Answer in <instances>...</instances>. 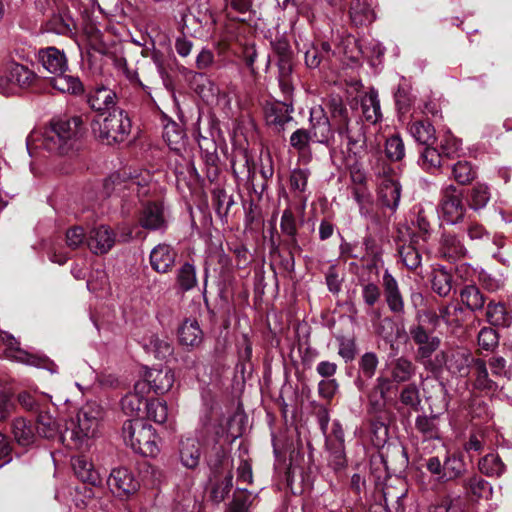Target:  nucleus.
Instances as JSON below:
<instances>
[{
	"mask_svg": "<svg viewBox=\"0 0 512 512\" xmlns=\"http://www.w3.org/2000/svg\"><path fill=\"white\" fill-rule=\"evenodd\" d=\"M101 418L102 410L99 405L86 404L79 410L75 418L66 422L65 430L59 436V441L70 449L88 450L98 434Z\"/></svg>",
	"mask_w": 512,
	"mask_h": 512,
	"instance_id": "2",
	"label": "nucleus"
},
{
	"mask_svg": "<svg viewBox=\"0 0 512 512\" xmlns=\"http://www.w3.org/2000/svg\"><path fill=\"white\" fill-rule=\"evenodd\" d=\"M481 473L488 477H500L506 470L505 464L498 454L490 453L479 460Z\"/></svg>",
	"mask_w": 512,
	"mask_h": 512,
	"instance_id": "37",
	"label": "nucleus"
},
{
	"mask_svg": "<svg viewBox=\"0 0 512 512\" xmlns=\"http://www.w3.org/2000/svg\"><path fill=\"white\" fill-rule=\"evenodd\" d=\"M313 143L328 146L334 139V130L330 120L322 106H314L310 109L309 129H307Z\"/></svg>",
	"mask_w": 512,
	"mask_h": 512,
	"instance_id": "11",
	"label": "nucleus"
},
{
	"mask_svg": "<svg viewBox=\"0 0 512 512\" xmlns=\"http://www.w3.org/2000/svg\"><path fill=\"white\" fill-rule=\"evenodd\" d=\"M149 393L146 382H136L132 392L126 394L121 400L122 410L129 416H139L142 407H145L147 400L145 396Z\"/></svg>",
	"mask_w": 512,
	"mask_h": 512,
	"instance_id": "16",
	"label": "nucleus"
},
{
	"mask_svg": "<svg viewBox=\"0 0 512 512\" xmlns=\"http://www.w3.org/2000/svg\"><path fill=\"white\" fill-rule=\"evenodd\" d=\"M349 14L355 26H367L375 20V12L368 0H353Z\"/></svg>",
	"mask_w": 512,
	"mask_h": 512,
	"instance_id": "27",
	"label": "nucleus"
},
{
	"mask_svg": "<svg viewBox=\"0 0 512 512\" xmlns=\"http://www.w3.org/2000/svg\"><path fill=\"white\" fill-rule=\"evenodd\" d=\"M441 211L444 219L450 224H455L464 217L462 193L452 184L442 190Z\"/></svg>",
	"mask_w": 512,
	"mask_h": 512,
	"instance_id": "13",
	"label": "nucleus"
},
{
	"mask_svg": "<svg viewBox=\"0 0 512 512\" xmlns=\"http://www.w3.org/2000/svg\"><path fill=\"white\" fill-rule=\"evenodd\" d=\"M462 150V141L447 132L440 142V152L447 158L458 156Z\"/></svg>",
	"mask_w": 512,
	"mask_h": 512,
	"instance_id": "56",
	"label": "nucleus"
},
{
	"mask_svg": "<svg viewBox=\"0 0 512 512\" xmlns=\"http://www.w3.org/2000/svg\"><path fill=\"white\" fill-rule=\"evenodd\" d=\"M452 175L458 184L467 185L476 178L477 173L470 162L461 160L452 166Z\"/></svg>",
	"mask_w": 512,
	"mask_h": 512,
	"instance_id": "47",
	"label": "nucleus"
},
{
	"mask_svg": "<svg viewBox=\"0 0 512 512\" xmlns=\"http://www.w3.org/2000/svg\"><path fill=\"white\" fill-rule=\"evenodd\" d=\"M485 316L487 322L492 326L508 327L512 321V317L501 302L490 301L487 305Z\"/></svg>",
	"mask_w": 512,
	"mask_h": 512,
	"instance_id": "32",
	"label": "nucleus"
},
{
	"mask_svg": "<svg viewBox=\"0 0 512 512\" xmlns=\"http://www.w3.org/2000/svg\"><path fill=\"white\" fill-rule=\"evenodd\" d=\"M140 225L149 230H160L166 227V218L163 206L159 203H148L144 206L140 218Z\"/></svg>",
	"mask_w": 512,
	"mask_h": 512,
	"instance_id": "23",
	"label": "nucleus"
},
{
	"mask_svg": "<svg viewBox=\"0 0 512 512\" xmlns=\"http://www.w3.org/2000/svg\"><path fill=\"white\" fill-rule=\"evenodd\" d=\"M280 228L283 234L291 237L296 241L297 223L293 212L290 209H285L281 216Z\"/></svg>",
	"mask_w": 512,
	"mask_h": 512,
	"instance_id": "62",
	"label": "nucleus"
},
{
	"mask_svg": "<svg viewBox=\"0 0 512 512\" xmlns=\"http://www.w3.org/2000/svg\"><path fill=\"white\" fill-rule=\"evenodd\" d=\"M12 432L20 445L27 446L34 441L35 434L33 428L23 418H18L13 421Z\"/></svg>",
	"mask_w": 512,
	"mask_h": 512,
	"instance_id": "48",
	"label": "nucleus"
},
{
	"mask_svg": "<svg viewBox=\"0 0 512 512\" xmlns=\"http://www.w3.org/2000/svg\"><path fill=\"white\" fill-rule=\"evenodd\" d=\"M415 239L412 238L411 242L409 244H404L399 247L398 253L399 256L403 262V264L409 269V270H415L417 269L422 262V256L418 249L415 247Z\"/></svg>",
	"mask_w": 512,
	"mask_h": 512,
	"instance_id": "42",
	"label": "nucleus"
},
{
	"mask_svg": "<svg viewBox=\"0 0 512 512\" xmlns=\"http://www.w3.org/2000/svg\"><path fill=\"white\" fill-rule=\"evenodd\" d=\"M183 132L178 130L176 124L167 125L164 129L163 138L174 151H179L183 141Z\"/></svg>",
	"mask_w": 512,
	"mask_h": 512,
	"instance_id": "61",
	"label": "nucleus"
},
{
	"mask_svg": "<svg viewBox=\"0 0 512 512\" xmlns=\"http://www.w3.org/2000/svg\"><path fill=\"white\" fill-rule=\"evenodd\" d=\"M177 284L182 291H189L197 285L196 269L190 263H184L177 272Z\"/></svg>",
	"mask_w": 512,
	"mask_h": 512,
	"instance_id": "50",
	"label": "nucleus"
},
{
	"mask_svg": "<svg viewBox=\"0 0 512 512\" xmlns=\"http://www.w3.org/2000/svg\"><path fill=\"white\" fill-rule=\"evenodd\" d=\"M75 28L74 20L68 14H55L47 23L48 31L59 35H67Z\"/></svg>",
	"mask_w": 512,
	"mask_h": 512,
	"instance_id": "46",
	"label": "nucleus"
},
{
	"mask_svg": "<svg viewBox=\"0 0 512 512\" xmlns=\"http://www.w3.org/2000/svg\"><path fill=\"white\" fill-rule=\"evenodd\" d=\"M152 174L144 169H124L113 173L105 181L108 193H115L130 204L148 196L154 188Z\"/></svg>",
	"mask_w": 512,
	"mask_h": 512,
	"instance_id": "3",
	"label": "nucleus"
},
{
	"mask_svg": "<svg viewBox=\"0 0 512 512\" xmlns=\"http://www.w3.org/2000/svg\"><path fill=\"white\" fill-rule=\"evenodd\" d=\"M472 386L475 390L485 394H494L499 386L496 381L490 378L486 362L478 358L472 368Z\"/></svg>",
	"mask_w": 512,
	"mask_h": 512,
	"instance_id": "18",
	"label": "nucleus"
},
{
	"mask_svg": "<svg viewBox=\"0 0 512 512\" xmlns=\"http://www.w3.org/2000/svg\"><path fill=\"white\" fill-rule=\"evenodd\" d=\"M442 156L443 155L440 150L427 145V147L421 153V162L423 168L427 171L440 168L442 165Z\"/></svg>",
	"mask_w": 512,
	"mask_h": 512,
	"instance_id": "58",
	"label": "nucleus"
},
{
	"mask_svg": "<svg viewBox=\"0 0 512 512\" xmlns=\"http://www.w3.org/2000/svg\"><path fill=\"white\" fill-rule=\"evenodd\" d=\"M81 117L52 121L41 132H33L27 138V149L42 148L55 155H64L71 151L81 133Z\"/></svg>",
	"mask_w": 512,
	"mask_h": 512,
	"instance_id": "1",
	"label": "nucleus"
},
{
	"mask_svg": "<svg viewBox=\"0 0 512 512\" xmlns=\"http://www.w3.org/2000/svg\"><path fill=\"white\" fill-rule=\"evenodd\" d=\"M431 284L435 293L445 297L452 289V275L444 267L436 268L432 273Z\"/></svg>",
	"mask_w": 512,
	"mask_h": 512,
	"instance_id": "39",
	"label": "nucleus"
},
{
	"mask_svg": "<svg viewBox=\"0 0 512 512\" xmlns=\"http://www.w3.org/2000/svg\"><path fill=\"white\" fill-rule=\"evenodd\" d=\"M176 252L167 244H159L150 253V264L159 273H166L175 263Z\"/></svg>",
	"mask_w": 512,
	"mask_h": 512,
	"instance_id": "20",
	"label": "nucleus"
},
{
	"mask_svg": "<svg viewBox=\"0 0 512 512\" xmlns=\"http://www.w3.org/2000/svg\"><path fill=\"white\" fill-rule=\"evenodd\" d=\"M440 251L449 260H456L466 255L467 249L458 236L445 233L442 236Z\"/></svg>",
	"mask_w": 512,
	"mask_h": 512,
	"instance_id": "31",
	"label": "nucleus"
},
{
	"mask_svg": "<svg viewBox=\"0 0 512 512\" xmlns=\"http://www.w3.org/2000/svg\"><path fill=\"white\" fill-rule=\"evenodd\" d=\"M390 373V381L397 384L408 382L416 373V367L406 357H398L390 362L388 365Z\"/></svg>",
	"mask_w": 512,
	"mask_h": 512,
	"instance_id": "26",
	"label": "nucleus"
},
{
	"mask_svg": "<svg viewBox=\"0 0 512 512\" xmlns=\"http://www.w3.org/2000/svg\"><path fill=\"white\" fill-rule=\"evenodd\" d=\"M360 294L364 304L373 308L381 299V290L380 287L370 281L360 280Z\"/></svg>",
	"mask_w": 512,
	"mask_h": 512,
	"instance_id": "51",
	"label": "nucleus"
},
{
	"mask_svg": "<svg viewBox=\"0 0 512 512\" xmlns=\"http://www.w3.org/2000/svg\"><path fill=\"white\" fill-rule=\"evenodd\" d=\"M378 364L379 360L374 352H366L362 355L359 361V377L356 380V385L360 391H364L365 388V384L361 379V376L371 379L376 372Z\"/></svg>",
	"mask_w": 512,
	"mask_h": 512,
	"instance_id": "35",
	"label": "nucleus"
},
{
	"mask_svg": "<svg viewBox=\"0 0 512 512\" xmlns=\"http://www.w3.org/2000/svg\"><path fill=\"white\" fill-rule=\"evenodd\" d=\"M181 345L191 349L199 347L204 339V333L196 319H186L178 329Z\"/></svg>",
	"mask_w": 512,
	"mask_h": 512,
	"instance_id": "22",
	"label": "nucleus"
},
{
	"mask_svg": "<svg viewBox=\"0 0 512 512\" xmlns=\"http://www.w3.org/2000/svg\"><path fill=\"white\" fill-rule=\"evenodd\" d=\"M8 68L11 72V77L14 78V82L19 89L29 88L37 80V75L22 64L11 63L8 65Z\"/></svg>",
	"mask_w": 512,
	"mask_h": 512,
	"instance_id": "38",
	"label": "nucleus"
},
{
	"mask_svg": "<svg viewBox=\"0 0 512 512\" xmlns=\"http://www.w3.org/2000/svg\"><path fill=\"white\" fill-rule=\"evenodd\" d=\"M410 335L414 343L418 346L416 359L427 369L432 370L435 360L431 361L432 354L439 348L440 339L437 336L430 335L422 325H415L410 328Z\"/></svg>",
	"mask_w": 512,
	"mask_h": 512,
	"instance_id": "10",
	"label": "nucleus"
},
{
	"mask_svg": "<svg viewBox=\"0 0 512 512\" xmlns=\"http://www.w3.org/2000/svg\"><path fill=\"white\" fill-rule=\"evenodd\" d=\"M463 459L455 454L448 455L443 463L442 480H453L465 472Z\"/></svg>",
	"mask_w": 512,
	"mask_h": 512,
	"instance_id": "45",
	"label": "nucleus"
},
{
	"mask_svg": "<svg viewBox=\"0 0 512 512\" xmlns=\"http://www.w3.org/2000/svg\"><path fill=\"white\" fill-rule=\"evenodd\" d=\"M233 486V476L231 473L220 482L217 483L212 489L211 496L216 503L222 502L228 495Z\"/></svg>",
	"mask_w": 512,
	"mask_h": 512,
	"instance_id": "63",
	"label": "nucleus"
},
{
	"mask_svg": "<svg viewBox=\"0 0 512 512\" xmlns=\"http://www.w3.org/2000/svg\"><path fill=\"white\" fill-rule=\"evenodd\" d=\"M116 93L110 88L101 86L93 89L88 96V103L93 110L109 112L114 108Z\"/></svg>",
	"mask_w": 512,
	"mask_h": 512,
	"instance_id": "24",
	"label": "nucleus"
},
{
	"mask_svg": "<svg viewBox=\"0 0 512 512\" xmlns=\"http://www.w3.org/2000/svg\"><path fill=\"white\" fill-rule=\"evenodd\" d=\"M390 379L384 376H379L376 379L373 389L368 393L370 405L374 409H380L384 406L385 397L390 387Z\"/></svg>",
	"mask_w": 512,
	"mask_h": 512,
	"instance_id": "41",
	"label": "nucleus"
},
{
	"mask_svg": "<svg viewBox=\"0 0 512 512\" xmlns=\"http://www.w3.org/2000/svg\"><path fill=\"white\" fill-rule=\"evenodd\" d=\"M461 300L470 310H481L485 304V297L478 287L468 285L461 290Z\"/></svg>",
	"mask_w": 512,
	"mask_h": 512,
	"instance_id": "43",
	"label": "nucleus"
},
{
	"mask_svg": "<svg viewBox=\"0 0 512 512\" xmlns=\"http://www.w3.org/2000/svg\"><path fill=\"white\" fill-rule=\"evenodd\" d=\"M250 498L251 494L246 489H239L224 512H247L251 504Z\"/></svg>",
	"mask_w": 512,
	"mask_h": 512,
	"instance_id": "57",
	"label": "nucleus"
},
{
	"mask_svg": "<svg viewBox=\"0 0 512 512\" xmlns=\"http://www.w3.org/2000/svg\"><path fill=\"white\" fill-rule=\"evenodd\" d=\"M462 313L463 309L461 307L448 305L440 308L439 314L429 312L426 314V317L433 325H436L439 320H442L449 326L458 327L461 324L459 316Z\"/></svg>",
	"mask_w": 512,
	"mask_h": 512,
	"instance_id": "34",
	"label": "nucleus"
},
{
	"mask_svg": "<svg viewBox=\"0 0 512 512\" xmlns=\"http://www.w3.org/2000/svg\"><path fill=\"white\" fill-rule=\"evenodd\" d=\"M498 334L490 327H484L478 334V345L486 351H492L498 346Z\"/></svg>",
	"mask_w": 512,
	"mask_h": 512,
	"instance_id": "60",
	"label": "nucleus"
},
{
	"mask_svg": "<svg viewBox=\"0 0 512 512\" xmlns=\"http://www.w3.org/2000/svg\"><path fill=\"white\" fill-rule=\"evenodd\" d=\"M361 108L366 121L375 124L381 119L380 101L378 92L375 89H370L361 98Z\"/></svg>",
	"mask_w": 512,
	"mask_h": 512,
	"instance_id": "30",
	"label": "nucleus"
},
{
	"mask_svg": "<svg viewBox=\"0 0 512 512\" xmlns=\"http://www.w3.org/2000/svg\"><path fill=\"white\" fill-rule=\"evenodd\" d=\"M174 380L173 371L164 367L161 369H147L144 373V379L138 382H146L149 391L153 390L156 394H165L172 388Z\"/></svg>",
	"mask_w": 512,
	"mask_h": 512,
	"instance_id": "15",
	"label": "nucleus"
},
{
	"mask_svg": "<svg viewBox=\"0 0 512 512\" xmlns=\"http://www.w3.org/2000/svg\"><path fill=\"white\" fill-rule=\"evenodd\" d=\"M289 143L293 149L302 155L309 151L310 143H313V140L307 129L299 128L291 134Z\"/></svg>",
	"mask_w": 512,
	"mask_h": 512,
	"instance_id": "55",
	"label": "nucleus"
},
{
	"mask_svg": "<svg viewBox=\"0 0 512 512\" xmlns=\"http://www.w3.org/2000/svg\"><path fill=\"white\" fill-rule=\"evenodd\" d=\"M415 427L417 431L423 435L424 439L440 438V432L435 418L418 416L415 422Z\"/></svg>",
	"mask_w": 512,
	"mask_h": 512,
	"instance_id": "53",
	"label": "nucleus"
},
{
	"mask_svg": "<svg viewBox=\"0 0 512 512\" xmlns=\"http://www.w3.org/2000/svg\"><path fill=\"white\" fill-rule=\"evenodd\" d=\"M293 106L284 102H275L268 104L265 108L266 122L276 129H283L284 125L290 122L293 117Z\"/></svg>",
	"mask_w": 512,
	"mask_h": 512,
	"instance_id": "21",
	"label": "nucleus"
},
{
	"mask_svg": "<svg viewBox=\"0 0 512 512\" xmlns=\"http://www.w3.org/2000/svg\"><path fill=\"white\" fill-rule=\"evenodd\" d=\"M378 182V197L381 204L396 211L401 198V185L397 171L386 161H378L373 167Z\"/></svg>",
	"mask_w": 512,
	"mask_h": 512,
	"instance_id": "6",
	"label": "nucleus"
},
{
	"mask_svg": "<svg viewBox=\"0 0 512 512\" xmlns=\"http://www.w3.org/2000/svg\"><path fill=\"white\" fill-rule=\"evenodd\" d=\"M107 484L111 492L120 498L130 497L140 487L139 480L127 467L114 468L108 477Z\"/></svg>",
	"mask_w": 512,
	"mask_h": 512,
	"instance_id": "12",
	"label": "nucleus"
},
{
	"mask_svg": "<svg viewBox=\"0 0 512 512\" xmlns=\"http://www.w3.org/2000/svg\"><path fill=\"white\" fill-rule=\"evenodd\" d=\"M0 357H5L9 360L30 366L43 367L52 373L57 372V366L54 363H50L43 357L31 354L26 350H23L20 347L19 342L13 336L1 331Z\"/></svg>",
	"mask_w": 512,
	"mask_h": 512,
	"instance_id": "7",
	"label": "nucleus"
},
{
	"mask_svg": "<svg viewBox=\"0 0 512 512\" xmlns=\"http://www.w3.org/2000/svg\"><path fill=\"white\" fill-rule=\"evenodd\" d=\"M490 190L486 184L477 183L470 192L469 206L473 210L484 208L490 200Z\"/></svg>",
	"mask_w": 512,
	"mask_h": 512,
	"instance_id": "52",
	"label": "nucleus"
},
{
	"mask_svg": "<svg viewBox=\"0 0 512 512\" xmlns=\"http://www.w3.org/2000/svg\"><path fill=\"white\" fill-rule=\"evenodd\" d=\"M385 152L390 160H401L405 155V148L402 139L398 135H393L388 138L386 140Z\"/></svg>",
	"mask_w": 512,
	"mask_h": 512,
	"instance_id": "59",
	"label": "nucleus"
},
{
	"mask_svg": "<svg viewBox=\"0 0 512 512\" xmlns=\"http://www.w3.org/2000/svg\"><path fill=\"white\" fill-rule=\"evenodd\" d=\"M477 359L478 358H475L467 348H450L435 356V364L432 365V370H438L446 366L450 373L466 377Z\"/></svg>",
	"mask_w": 512,
	"mask_h": 512,
	"instance_id": "8",
	"label": "nucleus"
},
{
	"mask_svg": "<svg viewBox=\"0 0 512 512\" xmlns=\"http://www.w3.org/2000/svg\"><path fill=\"white\" fill-rule=\"evenodd\" d=\"M382 287L388 309L395 315L404 314L405 304L399 283L388 270L382 276Z\"/></svg>",
	"mask_w": 512,
	"mask_h": 512,
	"instance_id": "14",
	"label": "nucleus"
},
{
	"mask_svg": "<svg viewBox=\"0 0 512 512\" xmlns=\"http://www.w3.org/2000/svg\"><path fill=\"white\" fill-rule=\"evenodd\" d=\"M49 82L54 89L62 93L79 94L83 92V84L80 79L66 71L54 74Z\"/></svg>",
	"mask_w": 512,
	"mask_h": 512,
	"instance_id": "28",
	"label": "nucleus"
},
{
	"mask_svg": "<svg viewBox=\"0 0 512 512\" xmlns=\"http://www.w3.org/2000/svg\"><path fill=\"white\" fill-rule=\"evenodd\" d=\"M407 488L404 483L400 482V487L386 486L383 490L384 504L388 509L395 512L404 511L403 499L407 495Z\"/></svg>",
	"mask_w": 512,
	"mask_h": 512,
	"instance_id": "33",
	"label": "nucleus"
},
{
	"mask_svg": "<svg viewBox=\"0 0 512 512\" xmlns=\"http://www.w3.org/2000/svg\"><path fill=\"white\" fill-rule=\"evenodd\" d=\"M179 456L182 465L188 469L198 466L201 457V446L199 440L194 436H187L179 443Z\"/></svg>",
	"mask_w": 512,
	"mask_h": 512,
	"instance_id": "19",
	"label": "nucleus"
},
{
	"mask_svg": "<svg viewBox=\"0 0 512 512\" xmlns=\"http://www.w3.org/2000/svg\"><path fill=\"white\" fill-rule=\"evenodd\" d=\"M409 131L419 143L430 145L435 140V129L428 121H415L410 124Z\"/></svg>",
	"mask_w": 512,
	"mask_h": 512,
	"instance_id": "40",
	"label": "nucleus"
},
{
	"mask_svg": "<svg viewBox=\"0 0 512 512\" xmlns=\"http://www.w3.org/2000/svg\"><path fill=\"white\" fill-rule=\"evenodd\" d=\"M72 466L77 477L83 482L95 484L98 480V473L94 470L93 464L85 456H77L72 459Z\"/></svg>",
	"mask_w": 512,
	"mask_h": 512,
	"instance_id": "36",
	"label": "nucleus"
},
{
	"mask_svg": "<svg viewBox=\"0 0 512 512\" xmlns=\"http://www.w3.org/2000/svg\"><path fill=\"white\" fill-rule=\"evenodd\" d=\"M466 490L476 498L488 499L492 496L491 484L480 476H473L465 481Z\"/></svg>",
	"mask_w": 512,
	"mask_h": 512,
	"instance_id": "44",
	"label": "nucleus"
},
{
	"mask_svg": "<svg viewBox=\"0 0 512 512\" xmlns=\"http://www.w3.org/2000/svg\"><path fill=\"white\" fill-rule=\"evenodd\" d=\"M310 172L308 169H294L290 175V185L294 190L305 191Z\"/></svg>",
	"mask_w": 512,
	"mask_h": 512,
	"instance_id": "64",
	"label": "nucleus"
},
{
	"mask_svg": "<svg viewBox=\"0 0 512 512\" xmlns=\"http://www.w3.org/2000/svg\"><path fill=\"white\" fill-rule=\"evenodd\" d=\"M326 445L329 451V464L334 470H339L345 467L346 457L344 445L341 443H334L331 439L326 440Z\"/></svg>",
	"mask_w": 512,
	"mask_h": 512,
	"instance_id": "54",
	"label": "nucleus"
},
{
	"mask_svg": "<svg viewBox=\"0 0 512 512\" xmlns=\"http://www.w3.org/2000/svg\"><path fill=\"white\" fill-rule=\"evenodd\" d=\"M325 106L335 124V130L340 136L346 137L349 145H355L360 142L361 134L357 137L352 135L349 128L348 109L342 98L338 95H331L325 102Z\"/></svg>",
	"mask_w": 512,
	"mask_h": 512,
	"instance_id": "9",
	"label": "nucleus"
},
{
	"mask_svg": "<svg viewBox=\"0 0 512 512\" xmlns=\"http://www.w3.org/2000/svg\"><path fill=\"white\" fill-rule=\"evenodd\" d=\"M39 59L42 66L51 74L67 70V59L65 54L55 47H48L40 50Z\"/></svg>",
	"mask_w": 512,
	"mask_h": 512,
	"instance_id": "25",
	"label": "nucleus"
},
{
	"mask_svg": "<svg viewBox=\"0 0 512 512\" xmlns=\"http://www.w3.org/2000/svg\"><path fill=\"white\" fill-rule=\"evenodd\" d=\"M126 445L138 454L156 457L160 453V438L155 429L141 419L128 420L122 428Z\"/></svg>",
	"mask_w": 512,
	"mask_h": 512,
	"instance_id": "4",
	"label": "nucleus"
},
{
	"mask_svg": "<svg viewBox=\"0 0 512 512\" xmlns=\"http://www.w3.org/2000/svg\"><path fill=\"white\" fill-rule=\"evenodd\" d=\"M145 411L148 419L163 424L168 418V407L165 401L152 399L145 403Z\"/></svg>",
	"mask_w": 512,
	"mask_h": 512,
	"instance_id": "49",
	"label": "nucleus"
},
{
	"mask_svg": "<svg viewBox=\"0 0 512 512\" xmlns=\"http://www.w3.org/2000/svg\"><path fill=\"white\" fill-rule=\"evenodd\" d=\"M35 430L40 437L47 439L59 440V436L63 433L57 420L48 412H39Z\"/></svg>",
	"mask_w": 512,
	"mask_h": 512,
	"instance_id": "29",
	"label": "nucleus"
},
{
	"mask_svg": "<svg viewBox=\"0 0 512 512\" xmlns=\"http://www.w3.org/2000/svg\"><path fill=\"white\" fill-rule=\"evenodd\" d=\"M114 243L115 235L113 231L105 225L92 229L87 238V245L95 254L107 253L113 247Z\"/></svg>",
	"mask_w": 512,
	"mask_h": 512,
	"instance_id": "17",
	"label": "nucleus"
},
{
	"mask_svg": "<svg viewBox=\"0 0 512 512\" xmlns=\"http://www.w3.org/2000/svg\"><path fill=\"white\" fill-rule=\"evenodd\" d=\"M92 129L101 141L111 145L125 140L131 130V121L124 110L113 108L107 114H100Z\"/></svg>",
	"mask_w": 512,
	"mask_h": 512,
	"instance_id": "5",
	"label": "nucleus"
}]
</instances>
